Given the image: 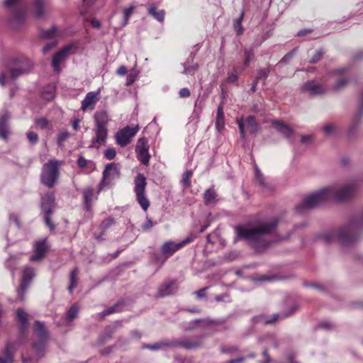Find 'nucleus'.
Returning <instances> with one entry per match:
<instances>
[{
	"instance_id": "nucleus-1",
	"label": "nucleus",
	"mask_w": 363,
	"mask_h": 363,
	"mask_svg": "<svg viewBox=\"0 0 363 363\" xmlns=\"http://www.w3.org/2000/svg\"><path fill=\"white\" fill-rule=\"evenodd\" d=\"M356 191L357 185L354 183L342 186H327L306 196L296 209L298 213H303L330 201H347L351 199Z\"/></svg>"
},
{
	"instance_id": "nucleus-2",
	"label": "nucleus",
	"mask_w": 363,
	"mask_h": 363,
	"mask_svg": "<svg viewBox=\"0 0 363 363\" xmlns=\"http://www.w3.org/2000/svg\"><path fill=\"white\" fill-rule=\"evenodd\" d=\"M277 225L278 220L273 218L253 227L236 226L235 242L243 240L255 251L261 252L267 249L272 242L269 237Z\"/></svg>"
},
{
	"instance_id": "nucleus-3",
	"label": "nucleus",
	"mask_w": 363,
	"mask_h": 363,
	"mask_svg": "<svg viewBox=\"0 0 363 363\" xmlns=\"http://www.w3.org/2000/svg\"><path fill=\"white\" fill-rule=\"evenodd\" d=\"M363 229V213L353 216L347 224L323 234L320 239L325 243L337 240L343 248L352 246L358 240L359 233Z\"/></svg>"
},
{
	"instance_id": "nucleus-4",
	"label": "nucleus",
	"mask_w": 363,
	"mask_h": 363,
	"mask_svg": "<svg viewBox=\"0 0 363 363\" xmlns=\"http://www.w3.org/2000/svg\"><path fill=\"white\" fill-rule=\"evenodd\" d=\"M4 66L10 72V78L16 79L30 72L33 68V63L27 58H14L4 62Z\"/></svg>"
},
{
	"instance_id": "nucleus-5",
	"label": "nucleus",
	"mask_w": 363,
	"mask_h": 363,
	"mask_svg": "<svg viewBox=\"0 0 363 363\" xmlns=\"http://www.w3.org/2000/svg\"><path fill=\"white\" fill-rule=\"evenodd\" d=\"M59 163L55 160H50L45 163L40 174L41 183L48 188L54 186L59 177Z\"/></svg>"
},
{
	"instance_id": "nucleus-6",
	"label": "nucleus",
	"mask_w": 363,
	"mask_h": 363,
	"mask_svg": "<svg viewBox=\"0 0 363 363\" xmlns=\"http://www.w3.org/2000/svg\"><path fill=\"white\" fill-rule=\"evenodd\" d=\"M33 331L38 337V341L33 342V348L38 359H40L45 355V347L48 340V331L44 323L40 320L35 321Z\"/></svg>"
},
{
	"instance_id": "nucleus-7",
	"label": "nucleus",
	"mask_w": 363,
	"mask_h": 363,
	"mask_svg": "<svg viewBox=\"0 0 363 363\" xmlns=\"http://www.w3.org/2000/svg\"><path fill=\"white\" fill-rule=\"evenodd\" d=\"M35 276L36 272L34 268L28 266L23 269L20 285L16 289L17 298L20 301H24L26 300L25 294Z\"/></svg>"
},
{
	"instance_id": "nucleus-8",
	"label": "nucleus",
	"mask_w": 363,
	"mask_h": 363,
	"mask_svg": "<svg viewBox=\"0 0 363 363\" xmlns=\"http://www.w3.org/2000/svg\"><path fill=\"white\" fill-rule=\"evenodd\" d=\"M146 186V178L143 174H138L135 179L134 191L138 203L145 211H146L150 206V201L145 195Z\"/></svg>"
},
{
	"instance_id": "nucleus-9",
	"label": "nucleus",
	"mask_w": 363,
	"mask_h": 363,
	"mask_svg": "<svg viewBox=\"0 0 363 363\" xmlns=\"http://www.w3.org/2000/svg\"><path fill=\"white\" fill-rule=\"evenodd\" d=\"M119 176L120 171L117 164L115 162L108 163L103 172V177L99 185V190L101 191L104 186L110 185Z\"/></svg>"
},
{
	"instance_id": "nucleus-10",
	"label": "nucleus",
	"mask_w": 363,
	"mask_h": 363,
	"mask_svg": "<svg viewBox=\"0 0 363 363\" xmlns=\"http://www.w3.org/2000/svg\"><path fill=\"white\" fill-rule=\"evenodd\" d=\"M192 240V238H186L179 242H174L173 241L165 242L161 247V253L164 257L162 263L163 264L174 253L179 250L186 245L191 242Z\"/></svg>"
},
{
	"instance_id": "nucleus-11",
	"label": "nucleus",
	"mask_w": 363,
	"mask_h": 363,
	"mask_svg": "<svg viewBox=\"0 0 363 363\" xmlns=\"http://www.w3.org/2000/svg\"><path fill=\"white\" fill-rule=\"evenodd\" d=\"M138 130L139 128L136 125L135 127L126 126L118 130L116 134L117 144L121 147L127 146L131 142L132 138L135 135Z\"/></svg>"
},
{
	"instance_id": "nucleus-12",
	"label": "nucleus",
	"mask_w": 363,
	"mask_h": 363,
	"mask_svg": "<svg viewBox=\"0 0 363 363\" xmlns=\"http://www.w3.org/2000/svg\"><path fill=\"white\" fill-rule=\"evenodd\" d=\"M302 90L311 96H321L326 94L329 88L318 81L308 80L303 84Z\"/></svg>"
},
{
	"instance_id": "nucleus-13",
	"label": "nucleus",
	"mask_w": 363,
	"mask_h": 363,
	"mask_svg": "<svg viewBox=\"0 0 363 363\" xmlns=\"http://www.w3.org/2000/svg\"><path fill=\"white\" fill-rule=\"evenodd\" d=\"M135 152L138 160L145 165L149 164L150 155L149 154V145L147 140L145 138H140L137 142Z\"/></svg>"
},
{
	"instance_id": "nucleus-14",
	"label": "nucleus",
	"mask_w": 363,
	"mask_h": 363,
	"mask_svg": "<svg viewBox=\"0 0 363 363\" xmlns=\"http://www.w3.org/2000/svg\"><path fill=\"white\" fill-rule=\"evenodd\" d=\"M179 289V284L177 280H168L160 285L156 294L157 298H164L174 295Z\"/></svg>"
},
{
	"instance_id": "nucleus-15",
	"label": "nucleus",
	"mask_w": 363,
	"mask_h": 363,
	"mask_svg": "<svg viewBox=\"0 0 363 363\" xmlns=\"http://www.w3.org/2000/svg\"><path fill=\"white\" fill-rule=\"evenodd\" d=\"M74 44L70 43L63 47L53 57L52 60V67L56 72L60 71V64L65 60L67 57L70 54L71 50L74 48Z\"/></svg>"
},
{
	"instance_id": "nucleus-16",
	"label": "nucleus",
	"mask_w": 363,
	"mask_h": 363,
	"mask_svg": "<svg viewBox=\"0 0 363 363\" xmlns=\"http://www.w3.org/2000/svg\"><path fill=\"white\" fill-rule=\"evenodd\" d=\"M206 335H202L199 336H195L192 338L188 337H182V348L191 350L202 347L203 346V340Z\"/></svg>"
},
{
	"instance_id": "nucleus-17",
	"label": "nucleus",
	"mask_w": 363,
	"mask_h": 363,
	"mask_svg": "<svg viewBox=\"0 0 363 363\" xmlns=\"http://www.w3.org/2000/svg\"><path fill=\"white\" fill-rule=\"evenodd\" d=\"M55 197L52 193L46 194L41 199V210L44 214H52L55 208Z\"/></svg>"
},
{
	"instance_id": "nucleus-18",
	"label": "nucleus",
	"mask_w": 363,
	"mask_h": 363,
	"mask_svg": "<svg viewBox=\"0 0 363 363\" xmlns=\"http://www.w3.org/2000/svg\"><path fill=\"white\" fill-rule=\"evenodd\" d=\"M16 349L13 342H7L0 352V363H14Z\"/></svg>"
},
{
	"instance_id": "nucleus-19",
	"label": "nucleus",
	"mask_w": 363,
	"mask_h": 363,
	"mask_svg": "<svg viewBox=\"0 0 363 363\" xmlns=\"http://www.w3.org/2000/svg\"><path fill=\"white\" fill-rule=\"evenodd\" d=\"M47 251L46 239L35 242L34 253L30 257L31 262H39L43 259Z\"/></svg>"
},
{
	"instance_id": "nucleus-20",
	"label": "nucleus",
	"mask_w": 363,
	"mask_h": 363,
	"mask_svg": "<svg viewBox=\"0 0 363 363\" xmlns=\"http://www.w3.org/2000/svg\"><path fill=\"white\" fill-rule=\"evenodd\" d=\"M96 137L92 139L89 147L99 148L104 144L107 138L108 130L106 127H96L94 129Z\"/></svg>"
},
{
	"instance_id": "nucleus-21",
	"label": "nucleus",
	"mask_w": 363,
	"mask_h": 363,
	"mask_svg": "<svg viewBox=\"0 0 363 363\" xmlns=\"http://www.w3.org/2000/svg\"><path fill=\"white\" fill-rule=\"evenodd\" d=\"M272 124L273 127L276 128L279 133L285 136V138L289 141V143L293 142V140L291 139V135L294 133V129H292L286 123L278 120L272 121Z\"/></svg>"
},
{
	"instance_id": "nucleus-22",
	"label": "nucleus",
	"mask_w": 363,
	"mask_h": 363,
	"mask_svg": "<svg viewBox=\"0 0 363 363\" xmlns=\"http://www.w3.org/2000/svg\"><path fill=\"white\" fill-rule=\"evenodd\" d=\"M363 116V90L361 94V102L360 108L359 111L354 116L352 121V124L348 130L347 135L349 137H352L355 134L358 128V125L360 122L361 118Z\"/></svg>"
},
{
	"instance_id": "nucleus-23",
	"label": "nucleus",
	"mask_w": 363,
	"mask_h": 363,
	"mask_svg": "<svg viewBox=\"0 0 363 363\" xmlns=\"http://www.w3.org/2000/svg\"><path fill=\"white\" fill-rule=\"evenodd\" d=\"M98 101L97 93L91 91L86 94L85 98L82 101V109L86 111L88 108L94 109V106Z\"/></svg>"
},
{
	"instance_id": "nucleus-24",
	"label": "nucleus",
	"mask_w": 363,
	"mask_h": 363,
	"mask_svg": "<svg viewBox=\"0 0 363 363\" xmlns=\"http://www.w3.org/2000/svg\"><path fill=\"white\" fill-rule=\"evenodd\" d=\"M298 308H299L298 305L295 303V304H294L291 306V310L289 312L283 313L281 314L274 313L272 315V318H268V319H266V320H264L263 321L264 322V324H266V325L274 323L277 320H278L280 317L282 319H284V318H286L287 317H289V316L292 315L294 313H295L298 310Z\"/></svg>"
},
{
	"instance_id": "nucleus-25",
	"label": "nucleus",
	"mask_w": 363,
	"mask_h": 363,
	"mask_svg": "<svg viewBox=\"0 0 363 363\" xmlns=\"http://www.w3.org/2000/svg\"><path fill=\"white\" fill-rule=\"evenodd\" d=\"M16 320L19 323V330L24 333L28 330V314L22 308H18L16 311Z\"/></svg>"
},
{
	"instance_id": "nucleus-26",
	"label": "nucleus",
	"mask_w": 363,
	"mask_h": 363,
	"mask_svg": "<svg viewBox=\"0 0 363 363\" xmlns=\"http://www.w3.org/2000/svg\"><path fill=\"white\" fill-rule=\"evenodd\" d=\"M25 19V13L21 10L14 11L11 20V26L13 29H18L23 24Z\"/></svg>"
},
{
	"instance_id": "nucleus-27",
	"label": "nucleus",
	"mask_w": 363,
	"mask_h": 363,
	"mask_svg": "<svg viewBox=\"0 0 363 363\" xmlns=\"http://www.w3.org/2000/svg\"><path fill=\"white\" fill-rule=\"evenodd\" d=\"M142 349H148L152 351L163 350L166 351L168 347L167 339L161 340L154 344H143Z\"/></svg>"
},
{
	"instance_id": "nucleus-28",
	"label": "nucleus",
	"mask_w": 363,
	"mask_h": 363,
	"mask_svg": "<svg viewBox=\"0 0 363 363\" xmlns=\"http://www.w3.org/2000/svg\"><path fill=\"white\" fill-rule=\"evenodd\" d=\"M245 126L248 129L250 134L256 135L259 130V125L253 116H249L245 121Z\"/></svg>"
},
{
	"instance_id": "nucleus-29",
	"label": "nucleus",
	"mask_w": 363,
	"mask_h": 363,
	"mask_svg": "<svg viewBox=\"0 0 363 363\" xmlns=\"http://www.w3.org/2000/svg\"><path fill=\"white\" fill-rule=\"evenodd\" d=\"M94 121L96 127H106L108 122V117L106 111H97L94 113Z\"/></svg>"
},
{
	"instance_id": "nucleus-30",
	"label": "nucleus",
	"mask_w": 363,
	"mask_h": 363,
	"mask_svg": "<svg viewBox=\"0 0 363 363\" xmlns=\"http://www.w3.org/2000/svg\"><path fill=\"white\" fill-rule=\"evenodd\" d=\"M84 196V204L86 211H90L94 199V190L91 188H86L82 191Z\"/></svg>"
},
{
	"instance_id": "nucleus-31",
	"label": "nucleus",
	"mask_w": 363,
	"mask_h": 363,
	"mask_svg": "<svg viewBox=\"0 0 363 363\" xmlns=\"http://www.w3.org/2000/svg\"><path fill=\"white\" fill-rule=\"evenodd\" d=\"M10 118L9 113H4L0 118V138L6 139L9 135L8 121Z\"/></svg>"
},
{
	"instance_id": "nucleus-32",
	"label": "nucleus",
	"mask_w": 363,
	"mask_h": 363,
	"mask_svg": "<svg viewBox=\"0 0 363 363\" xmlns=\"http://www.w3.org/2000/svg\"><path fill=\"white\" fill-rule=\"evenodd\" d=\"M33 13L36 18H42L45 15L43 0H33Z\"/></svg>"
},
{
	"instance_id": "nucleus-33",
	"label": "nucleus",
	"mask_w": 363,
	"mask_h": 363,
	"mask_svg": "<svg viewBox=\"0 0 363 363\" xmlns=\"http://www.w3.org/2000/svg\"><path fill=\"white\" fill-rule=\"evenodd\" d=\"M148 15L157 19L159 22H163L164 20L165 11L164 10L157 11L155 4H152L147 9Z\"/></svg>"
},
{
	"instance_id": "nucleus-34",
	"label": "nucleus",
	"mask_w": 363,
	"mask_h": 363,
	"mask_svg": "<svg viewBox=\"0 0 363 363\" xmlns=\"http://www.w3.org/2000/svg\"><path fill=\"white\" fill-rule=\"evenodd\" d=\"M123 306L124 304L123 301H118L113 306L104 309L103 311L101 312L100 315L101 317H105L112 313L120 312L122 311Z\"/></svg>"
},
{
	"instance_id": "nucleus-35",
	"label": "nucleus",
	"mask_w": 363,
	"mask_h": 363,
	"mask_svg": "<svg viewBox=\"0 0 363 363\" xmlns=\"http://www.w3.org/2000/svg\"><path fill=\"white\" fill-rule=\"evenodd\" d=\"M78 268L77 267H75L69 274V285L67 288L69 294H72L73 289L77 286L78 283Z\"/></svg>"
},
{
	"instance_id": "nucleus-36",
	"label": "nucleus",
	"mask_w": 363,
	"mask_h": 363,
	"mask_svg": "<svg viewBox=\"0 0 363 363\" xmlns=\"http://www.w3.org/2000/svg\"><path fill=\"white\" fill-rule=\"evenodd\" d=\"M225 125V120H224V113L223 111V108L220 106L217 109V116H216V127L218 131L222 130Z\"/></svg>"
},
{
	"instance_id": "nucleus-37",
	"label": "nucleus",
	"mask_w": 363,
	"mask_h": 363,
	"mask_svg": "<svg viewBox=\"0 0 363 363\" xmlns=\"http://www.w3.org/2000/svg\"><path fill=\"white\" fill-rule=\"evenodd\" d=\"M116 328H107L104 333L99 337V342L100 345L106 343L107 341L111 339L113 334L115 333Z\"/></svg>"
},
{
	"instance_id": "nucleus-38",
	"label": "nucleus",
	"mask_w": 363,
	"mask_h": 363,
	"mask_svg": "<svg viewBox=\"0 0 363 363\" xmlns=\"http://www.w3.org/2000/svg\"><path fill=\"white\" fill-rule=\"evenodd\" d=\"M216 198V193L213 189H208L205 191L203 194V199L206 204H210L215 202Z\"/></svg>"
},
{
	"instance_id": "nucleus-39",
	"label": "nucleus",
	"mask_w": 363,
	"mask_h": 363,
	"mask_svg": "<svg viewBox=\"0 0 363 363\" xmlns=\"http://www.w3.org/2000/svg\"><path fill=\"white\" fill-rule=\"evenodd\" d=\"M244 17V12H241L240 16L234 20L233 27L235 30V33L238 35H241L243 33L244 28L242 26V21Z\"/></svg>"
},
{
	"instance_id": "nucleus-40",
	"label": "nucleus",
	"mask_w": 363,
	"mask_h": 363,
	"mask_svg": "<svg viewBox=\"0 0 363 363\" xmlns=\"http://www.w3.org/2000/svg\"><path fill=\"white\" fill-rule=\"evenodd\" d=\"M255 178L256 182L259 184V186L263 189H268V184L264 182V175L261 173V171L257 167H255Z\"/></svg>"
},
{
	"instance_id": "nucleus-41",
	"label": "nucleus",
	"mask_w": 363,
	"mask_h": 363,
	"mask_svg": "<svg viewBox=\"0 0 363 363\" xmlns=\"http://www.w3.org/2000/svg\"><path fill=\"white\" fill-rule=\"evenodd\" d=\"M183 67L184 68V70L183 72L184 74L187 75H193L195 74V72L199 69L198 64H194L192 65H190L188 62H186L183 64Z\"/></svg>"
},
{
	"instance_id": "nucleus-42",
	"label": "nucleus",
	"mask_w": 363,
	"mask_h": 363,
	"mask_svg": "<svg viewBox=\"0 0 363 363\" xmlns=\"http://www.w3.org/2000/svg\"><path fill=\"white\" fill-rule=\"evenodd\" d=\"M115 223L114 218L109 216L101 222L99 228L103 233H105L109 228L114 225Z\"/></svg>"
},
{
	"instance_id": "nucleus-43",
	"label": "nucleus",
	"mask_w": 363,
	"mask_h": 363,
	"mask_svg": "<svg viewBox=\"0 0 363 363\" xmlns=\"http://www.w3.org/2000/svg\"><path fill=\"white\" fill-rule=\"evenodd\" d=\"M348 82V79L345 77H341L339 78L336 83L332 86V89L335 91H339L346 86Z\"/></svg>"
},
{
	"instance_id": "nucleus-44",
	"label": "nucleus",
	"mask_w": 363,
	"mask_h": 363,
	"mask_svg": "<svg viewBox=\"0 0 363 363\" xmlns=\"http://www.w3.org/2000/svg\"><path fill=\"white\" fill-rule=\"evenodd\" d=\"M336 131L337 126L333 123H328L323 128V132L327 136L334 135Z\"/></svg>"
},
{
	"instance_id": "nucleus-45",
	"label": "nucleus",
	"mask_w": 363,
	"mask_h": 363,
	"mask_svg": "<svg viewBox=\"0 0 363 363\" xmlns=\"http://www.w3.org/2000/svg\"><path fill=\"white\" fill-rule=\"evenodd\" d=\"M79 312V307L77 304H73L67 313V319L69 321L77 318Z\"/></svg>"
},
{
	"instance_id": "nucleus-46",
	"label": "nucleus",
	"mask_w": 363,
	"mask_h": 363,
	"mask_svg": "<svg viewBox=\"0 0 363 363\" xmlns=\"http://www.w3.org/2000/svg\"><path fill=\"white\" fill-rule=\"evenodd\" d=\"M193 175L191 170H187L182 174V184L184 187H189L191 186V178Z\"/></svg>"
},
{
	"instance_id": "nucleus-47",
	"label": "nucleus",
	"mask_w": 363,
	"mask_h": 363,
	"mask_svg": "<svg viewBox=\"0 0 363 363\" xmlns=\"http://www.w3.org/2000/svg\"><path fill=\"white\" fill-rule=\"evenodd\" d=\"M239 350V347L236 345H222L220 347V352L222 354H233Z\"/></svg>"
},
{
	"instance_id": "nucleus-48",
	"label": "nucleus",
	"mask_w": 363,
	"mask_h": 363,
	"mask_svg": "<svg viewBox=\"0 0 363 363\" xmlns=\"http://www.w3.org/2000/svg\"><path fill=\"white\" fill-rule=\"evenodd\" d=\"M70 136V133L65 130L63 132L60 133L57 135V143L59 147L62 146L63 145V143L67 140Z\"/></svg>"
},
{
	"instance_id": "nucleus-49",
	"label": "nucleus",
	"mask_w": 363,
	"mask_h": 363,
	"mask_svg": "<svg viewBox=\"0 0 363 363\" xmlns=\"http://www.w3.org/2000/svg\"><path fill=\"white\" fill-rule=\"evenodd\" d=\"M35 123L38 128L43 130L46 129L48 127L49 121L47 118L42 117L36 118Z\"/></svg>"
},
{
	"instance_id": "nucleus-50",
	"label": "nucleus",
	"mask_w": 363,
	"mask_h": 363,
	"mask_svg": "<svg viewBox=\"0 0 363 363\" xmlns=\"http://www.w3.org/2000/svg\"><path fill=\"white\" fill-rule=\"evenodd\" d=\"M323 55L324 52L322 49L316 50L312 58L309 60V63L315 64L318 62L323 58Z\"/></svg>"
},
{
	"instance_id": "nucleus-51",
	"label": "nucleus",
	"mask_w": 363,
	"mask_h": 363,
	"mask_svg": "<svg viewBox=\"0 0 363 363\" xmlns=\"http://www.w3.org/2000/svg\"><path fill=\"white\" fill-rule=\"evenodd\" d=\"M169 348H182V337L178 339H167Z\"/></svg>"
},
{
	"instance_id": "nucleus-52",
	"label": "nucleus",
	"mask_w": 363,
	"mask_h": 363,
	"mask_svg": "<svg viewBox=\"0 0 363 363\" xmlns=\"http://www.w3.org/2000/svg\"><path fill=\"white\" fill-rule=\"evenodd\" d=\"M135 10V6L131 5L128 8H125L123 10V15H124V23L123 26L126 25L128 23V21L129 20L130 16L133 14V11Z\"/></svg>"
},
{
	"instance_id": "nucleus-53",
	"label": "nucleus",
	"mask_w": 363,
	"mask_h": 363,
	"mask_svg": "<svg viewBox=\"0 0 363 363\" xmlns=\"http://www.w3.org/2000/svg\"><path fill=\"white\" fill-rule=\"evenodd\" d=\"M201 322H203L202 319H195V320L191 321L188 324V325L184 327V329L186 331H194V330L196 329L198 324Z\"/></svg>"
},
{
	"instance_id": "nucleus-54",
	"label": "nucleus",
	"mask_w": 363,
	"mask_h": 363,
	"mask_svg": "<svg viewBox=\"0 0 363 363\" xmlns=\"http://www.w3.org/2000/svg\"><path fill=\"white\" fill-rule=\"evenodd\" d=\"M271 71V67H268L266 69H259L258 71V74L256 77L257 81H259L262 79H267L269 74V72Z\"/></svg>"
},
{
	"instance_id": "nucleus-55",
	"label": "nucleus",
	"mask_w": 363,
	"mask_h": 363,
	"mask_svg": "<svg viewBox=\"0 0 363 363\" xmlns=\"http://www.w3.org/2000/svg\"><path fill=\"white\" fill-rule=\"evenodd\" d=\"M51 215L52 214H44L43 220L45 225L50 228V231H53L55 229V225L51 220Z\"/></svg>"
},
{
	"instance_id": "nucleus-56",
	"label": "nucleus",
	"mask_w": 363,
	"mask_h": 363,
	"mask_svg": "<svg viewBox=\"0 0 363 363\" xmlns=\"http://www.w3.org/2000/svg\"><path fill=\"white\" fill-rule=\"evenodd\" d=\"M27 138L30 144L34 145L38 142L39 138L37 133L33 131H28L26 133Z\"/></svg>"
},
{
	"instance_id": "nucleus-57",
	"label": "nucleus",
	"mask_w": 363,
	"mask_h": 363,
	"mask_svg": "<svg viewBox=\"0 0 363 363\" xmlns=\"http://www.w3.org/2000/svg\"><path fill=\"white\" fill-rule=\"evenodd\" d=\"M253 52L252 50H245L244 51V56H245V60H244V65L245 67H247L249 65V63L252 59V57H253Z\"/></svg>"
},
{
	"instance_id": "nucleus-58",
	"label": "nucleus",
	"mask_w": 363,
	"mask_h": 363,
	"mask_svg": "<svg viewBox=\"0 0 363 363\" xmlns=\"http://www.w3.org/2000/svg\"><path fill=\"white\" fill-rule=\"evenodd\" d=\"M116 155V152L114 148H108L104 151V156L108 160H113Z\"/></svg>"
},
{
	"instance_id": "nucleus-59",
	"label": "nucleus",
	"mask_w": 363,
	"mask_h": 363,
	"mask_svg": "<svg viewBox=\"0 0 363 363\" xmlns=\"http://www.w3.org/2000/svg\"><path fill=\"white\" fill-rule=\"evenodd\" d=\"M228 77L227 78V82L228 83H235L238 81V74L236 71L229 72Z\"/></svg>"
},
{
	"instance_id": "nucleus-60",
	"label": "nucleus",
	"mask_w": 363,
	"mask_h": 363,
	"mask_svg": "<svg viewBox=\"0 0 363 363\" xmlns=\"http://www.w3.org/2000/svg\"><path fill=\"white\" fill-rule=\"evenodd\" d=\"M238 128H239V130H240L241 138L242 140H245V138H246V133H245V124H244V122L242 120L238 121Z\"/></svg>"
},
{
	"instance_id": "nucleus-61",
	"label": "nucleus",
	"mask_w": 363,
	"mask_h": 363,
	"mask_svg": "<svg viewBox=\"0 0 363 363\" xmlns=\"http://www.w3.org/2000/svg\"><path fill=\"white\" fill-rule=\"evenodd\" d=\"M208 289V286L202 288V289H199V291H195L194 294L199 298H204L206 296V291Z\"/></svg>"
},
{
	"instance_id": "nucleus-62",
	"label": "nucleus",
	"mask_w": 363,
	"mask_h": 363,
	"mask_svg": "<svg viewBox=\"0 0 363 363\" xmlns=\"http://www.w3.org/2000/svg\"><path fill=\"white\" fill-rule=\"evenodd\" d=\"M153 223L152 220L149 218H147L145 223L142 225V228L143 230H148L153 226Z\"/></svg>"
},
{
	"instance_id": "nucleus-63",
	"label": "nucleus",
	"mask_w": 363,
	"mask_h": 363,
	"mask_svg": "<svg viewBox=\"0 0 363 363\" xmlns=\"http://www.w3.org/2000/svg\"><path fill=\"white\" fill-rule=\"evenodd\" d=\"M313 138V135H301V142L303 144H309Z\"/></svg>"
},
{
	"instance_id": "nucleus-64",
	"label": "nucleus",
	"mask_w": 363,
	"mask_h": 363,
	"mask_svg": "<svg viewBox=\"0 0 363 363\" xmlns=\"http://www.w3.org/2000/svg\"><path fill=\"white\" fill-rule=\"evenodd\" d=\"M77 164L79 168L83 169L86 166L87 160L84 157L80 156L77 161Z\"/></svg>"
}]
</instances>
